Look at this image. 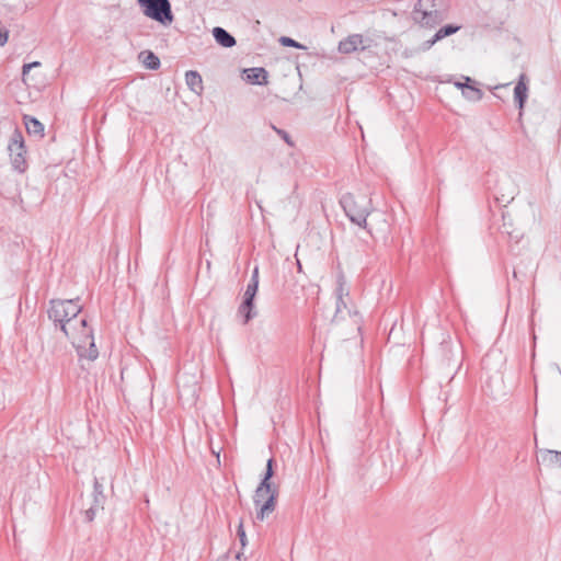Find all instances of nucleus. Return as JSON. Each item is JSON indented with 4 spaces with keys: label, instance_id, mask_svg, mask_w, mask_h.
<instances>
[{
    "label": "nucleus",
    "instance_id": "nucleus-1",
    "mask_svg": "<svg viewBox=\"0 0 561 561\" xmlns=\"http://www.w3.org/2000/svg\"><path fill=\"white\" fill-rule=\"evenodd\" d=\"M273 466L274 459L270 458L266 462V468L263 478L260 484L257 485L253 496L254 505L257 508L256 519L261 522H263L275 511L277 503L278 489L271 482V479L274 476Z\"/></svg>",
    "mask_w": 561,
    "mask_h": 561
},
{
    "label": "nucleus",
    "instance_id": "nucleus-2",
    "mask_svg": "<svg viewBox=\"0 0 561 561\" xmlns=\"http://www.w3.org/2000/svg\"><path fill=\"white\" fill-rule=\"evenodd\" d=\"M340 205L342 206L346 217L355 225L364 228L369 236L371 230L367 224V217L373 210L371 199L362 193H345L340 198Z\"/></svg>",
    "mask_w": 561,
    "mask_h": 561
},
{
    "label": "nucleus",
    "instance_id": "nucleus-3",
    "mask_svg": "<svg viewBox=\"0 0 561 561\" xmlns=\"http://www.w3.org/2000/svg\"><path fill=\"white\" fill-rule=\"evenodd\" d=\"M77 351L80 358H87L89 360H95L99 356L96 348L93 330L88 325L85 318L78 319L77 323L72 322L69 334H64Z\"/></svg>",
    "mask_w": 561,
    "mask_h": 561
},
{
    "label": "nucleus",
    "instance_id": "nucleus-4",
    "mask_svg": "<svg viewBox=\"0 0 561 561\" xmlns=\"http://www.w3.org/2000/svg\"><path fill=\"white\" fill-rule=\"evenodd\" d=\"M79 299H51L47 314L49 320L59 328L64 334L70 333L72 322L77 323V317L81 312L82 307L78 304Z\"/></svg>",
    "mask_w": 561,
    "mask_h": 561
},
{
    "label": "nucleus",
    "instance_id": "nucleus-5",
    "mask_svg": "<svg viewBox=\"0 0 561 561\" xmlns=\"http://www.w3.org/2000/svg\"><path fill=\"white\" fill-rule=\"evenodd\" d=\"M138 4L146 16L162 25L168 26L174 20L169 0H138Z\"/></svg>",
    "mask_w": 561,
    "mask_h": 561
},
{
    "label": "nucleus",
    "instance_id": "nucleus-6",
    "mask_svg": "<svg viewBox=\"0 0 561 561\" xmlns=\"http://www.w3.org/2000/svg\"><path fill=\"white\" fill-rule=\"evenodd\" d=\"M11 164L15 171L23 173L27 169L26 147L24 137L19 128H15L8 144Z\"/></svg>",
    "mask_w": 561,
    "mask_h": 561
},
{
    "label": "nucleus",
    "instance_id": "nucleus-7",
    "mask_svg": "<svg viewBox=\"0 0 561 561\" xmlns=\"http://www.w3.org/2000/svg\"><path fill=\"white\" fill-rule=\"evenodd\" d=\"M423 1L417 0L414 5L412 18L421 26L434 27L443 21V15L438 10H425L423 9Z\"/></svg>",
    "mask_w": 561,
    "mask_h": 561
},
{
    "label": "nucleus",
    "instance_id": "nucleus-8",
    "mask_svg": "<svg viewBox=\"0 0 561 561\" xmlns=\"http://www.w3.org/2000/svg\"><path fill=\"white\" fill-rule=\"evenodd\" d=\"M367 46L364 45V37L360 34H352L339 43V51L341 54H351L358 49L364 50Z\"/></svg>",
    "mask_w": 561,
    "mask_h": 561
},
{
    "label": "nucleus",
    "instance_id": "nucleus-9",
    "mask_svg": "<svg viewBox=\"0 0 561 561\" xmlns=\"http://www.w3.org/2000/svg\"><path fill=\"white\" fill-rule=\"evenodd\" d=\"M526 80H527L526 75L522 73L519 76L518 82L516 83V85L514 88V100L519 110V117L523 115L524 105L528 98V87H527Z\"/></svg>",
    "mask_w": 561,
    "mask_h": 561
},
{
    "label": "nucleus",
    "instance_id": "nucleus-10",
    "mask_svg": "<svg viewBox=\"0 0 561 561\" xmlns=\"http://www.w3.org/2000/svg\"><path fill=\"white\" fill-rule=\"evenodd\" d=\"M459 30H460V26L454 25V24H446V25L442 26L434 34V36L431 39L425 41L423 43V45H422L423 50H428L435 43H437L438 41H440L447 36H450L453 34L457 33Z\"/></svg>",
    "mask_w": 561,
    "mask_h": 561
},
{
    "label": "nucleus",
    "instance_id": "nucleus-11",
    "mask_svg": "<svg viewBox=\"0 0 561 561\" xmlns=\"http://www.w3.org/2000/svg\"><path fill=\"white\" fill-rule=\"evenodd\" d=\"M244 72L247 75V81L251 84L265 85L268 83V81H267L268 73L262 67L250 68V69H247Z\"/></svg>",
    "mask_w": 561,
    "mask_h": 561
},
{
    "label": "nucleus",
    "instance_id": "nucleus-12",
    "mask_svg": "<svg viewBox=\"0 0 561 561\" xmlns=\"http://www.w3.org/2000/svg\"><path fill=\"white\" fill-rule=\"evenodd\" d=\"M185 82L191 91L201 95L203 93V79L202 76L195 70H188L185 73Z\"/></svg>",
    "mask_w": 561,
    "mask_h": 561
},
{
    "label": "nucleus",
    "instance_id": "nucleus-13",
    "mask_svg": "<svg viewBox=\"0 0 561 561\" xmlns=\"http://www.w3.org/2000/svg\"><path fill=\"white\" fill-rule=\"evenodd\" d=\"M215 41L225 48H231L236 45V38L220 26H216L213 30Z\"/></svg>",
    "mask_w": 561,
    "mask_h": 561
},
{
    "label": "nucleus",
    "instance_id": "nucleus-14",
    "mask_svg": "<svg viewBox=\"0 0 561 561\" xmlns=\"http://www.w3.org/2000/svg\"><path fill=\"white\" fill-rule=\"evenodd\" d=\"M540 461L548 468H561V451L550 449L541 450Z\"/></svg>",
    "mask_w": 561,
    "mask_h": 561
},
{
    "label": "nucleus",
    "instance_id": "nucleus-15",
    "mask_svg": "<svg viewBox=\"0 0 561 561\" xmlns=\"http://www.w3.org/2000/svg\"><path fill=\"white\" fill-rule=\"evenodd\" d=\"M23 121L28 135L38 137L44 136V125L37 118L30 115H24Z\"/></svg>",
    "mask_w": 561,
    "mask_h": 561
},
{
    "label": "nucleus",
    "instance_id": "nucleus-16",
    "mask_svg": "<svg viewBox=\"0 0 561 561\" xmlns=\"http://www.w3.org/2000/svg\"><path fill=\"white\" fill-rule=\"evenodd\" d=\"M238 312L243 317V323H248L256 316V311L254 309V300L243 298L242 304L239 306Z\"/></svg>",
    "mask_w": 561,
    "mask_h": 561
},
{
    "label": "nucleus",
    "instance_id": "nucleus-17",
    "mask_svg": "<svg viewBox=\"0 0 561 561\" xmlns=\"http://www.w3.org/2000/svg\"><path fill=\"white\" fill-rule=\"evenodd\" d=\"M139 58L141 59L144 66L150 70H157L160 68L161 62L159 57L150 50L141 51L139 54Z\"/></svg>",
    "mask_w": 561,
    "mask_h": 561
},
{
    "label": "nucleus",
    "instance_id": "nucleus-18",
    "mask_svg": "<svg viewBox=\"0 0 561 561\" xmlns=\"http://www.w3.org/2000/svg\"><path fill=\"white\" fill-rule=\"evenodd\" d=\"M259 289V267L255 266L252 271L251 279L247 286L244 298L254 300Z\"/></svg>",
    "mask_w": 561,
    "mask_h": 561
},
{
    "label": "nucleus",
    "instance_id": "nucleus-19",
    "mask_svg": "<svg viewBox=\"0 0 561 561\" xmlns=\"http://www.w3.org/2000/svg\"><path fill=\"white\" fill-rule=\"evenodd\" d=\"M92 495H93V504L95 505V507L103 508V505H104V502H105L104 486L99 481L98 478H94L93 494Z\"/></svg>",
    "mask_w": 561,
    "mask_h": 561
},
{
    "label": "nucleus",
    "instance_id": "nucleus-20",
    "mask_svg": "<svg viewBox=\"0 0 561 561\" xmlns=\"http://www.w3.org/2000/svg\"><path fill=\"white\" fill-rule=\"evenodd\" d=\"M344 310L347 312V314L350 317H354L355 324H358V321H357L358 312L357 311L352 312V310L347 307V305L343 298H342V302H340V310H339V299H336V311H335L333 321H337L339 318H343Z\"/></svg>",
    "mask_w": 561,
    "mask_h": 561
},
{
    "label": "nucleus",
    "instance_id": "nucleus-21",
    "mask_svg": "<svg viewBox=\"0 0 561 561\" xmlns=\"http://www.w3.org/2000/svg\"><path fill=\"white\" fill-rule=\"evenodd\" d=\"M335 295L336 299H339V304L342 302V298L344 296H348V289L345 287V278L343 274L337 276Z\"/></svg>",
    "mask_w": 561,
    "mask_h": 561
},
{
    "label": "nucleus",
    "instance_id": "nucleus-22",
    "mask_svg": "<svg viewBox=\"0 0 561 561\" xmlns=\"http://www.w3.org/2000/svg\"><path fill=\"white\" fill-rule=\"evenodd\" d=\"M463 96L469 101L476 102L482 99L483 92L471 83L468 90L463 91Z\"/></svg>",
    "mask_w": 561,
    "mask_h": 561
},
{
    "label": "nucleus",
    "instance_id": "nucleus-23",
    "mask_svg": "<svg viewBox=\"0 0 561 561\" xmlns=\"http://www.w3.org/2000/svg\"><path fill=\"white\" fill-rule=\"evenodd\" d=\"M502 218H503V224H502V226L500 228L501 233L507 234L511 239H514L517 242L519 237H520V233L518 231H515V230L511 229L512 225L506 222V215L505 214L502 215Z\"/></svg>",
    "mask_w": 561,
    "mask_h": 561
},
{
    "label": "nucleus",
    "instance_id": "nucleus-24",
    "mask_svg": "<svg viewBox=\"0 0 561 561\" xmlns=\"http://www.w3.org/2000/svg\"><path fill=\"white\" fill-rule=\"evenodd\" d=\"M279 43L286 47H294V48H299V49L306 48L304 45H301L297 41L293 39L291 37H287V36H282L279 38Z\"/></svg>",
    "mask_w": 561,
    "mask_h": 561
},
{
    "label": "nucleus",
    "instance_id": "nucleus-25",
    "mask_svg": "<svg viewBox=\"0 0 561 561\" xmlns=\"http://www.w3.org/2000/svg\"><path fill=\"white\" fill-rule=\"evenodd\" d=\"M272 128L273 130L282 138L284 139V141L289 145L290 147L294 146V142L291 140V137L289 136V134L284 130V129H280V128H277L276 126L272 125Z\"/></svg>",
    "mask_w": 561,
    "mask_h": 561
},
{
    "label": "nucleus",
    "instance_id": "nucleus-26",
    "mask_svg": "<svg viewBox=\"0 0 561 561\" xmlns=\"http://www.w3.org/2000/svg\"><path fill=\"white\" fill-rule=\"evenodd\" d=\"M99 510H102L101 507H95L94 504H92L87 511H85V519L87 522H92L96 515V512Z\"/></svg>",
    "mask_w": 561,
    "mask_h": 561
},
{
    "label": "nucleus",
    "instance_id": "nucleus-27",
    "mask_svg": "<svg viewBox=\"0 0 561 561\" xmlns=\"http://www.w3.org/2000/svg\"><path fill=\"white\" fill-rule=\"evenodd\" d=\"M39 66H41L39 61H33V62H30V64H24L23 67H22L23 80H25V76L30 72V70L32 68L39 67Z\"/></svg>",
    "mask_w": 561,
    "mask_h": 561
},
{
    "label": "nucleus",
    "instance_id": "nucleus-28",
    "mask_svg": "<svg viewBox=\"0 0 561 561\" xmlns=\"http://www.w3.org/2000/svg\"><path fill=\"white\" fill-rule=\"evenodd\" d=\"M237 535L239 537L241 545L244 547L247 543V535L242 522L238 526Z\"/></svg>",
    "mask_w": 561,
    "mask_h": 561
},
{
    "label": "nucleus",
    "instance_id": "nucleus-29",
    "mask_svg": "<svg viewBox=\"0 0 561 561\" xmlns=\"http://www.w3.org/2000/svg\"><path fill=\"white\" fill-rule=\"evenodd\" d=\"M473 83V81L471 80V78L469 77H465V82H460V81H457L455 82V85L458 88V89H461L462 92L468 90V87Z\"/></svg>",
    "mask_w": 561,
    "mask_h": 561
},
{
    "label": "nucleus",
    "instance_id": "nucleus-30",
    "mask_svg": "<svg viewBox=\"0 0 561 561\" xmlns=\"http://www.w3.org/2000/svg\"><path fill=\"white\" fill-rule=\"evenodd\" d=\"M240 557V553L238 552L234 558L230 557L229 554H224L220 558H218L216 561H238Z\"/></svg>",
    "mask_w": 561,
    "mask_h": 561
},
{
    "label": "nucleus",
    "instance_id": "nucleus-31",
    "mask_svg": "<svg viewBox=\"0 0 561 561\" xmlns=\"http://www.w3.org/2000/svg\"><path fill=\"white\" fill-rule=\"evenodd\" d=\"M365 245H366V248H370V244L366 241H365Z\"/></svg>",
    "mask_w": 561,
    "mask_h": 561
}]
</instances>
